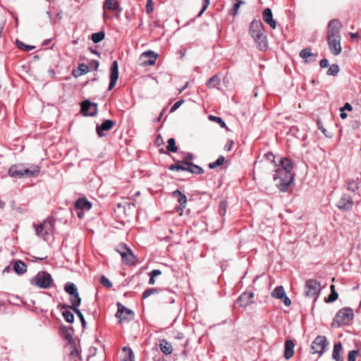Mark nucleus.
Returning a JSON list of instances; mask_svg holds the SVG:
<instances>
[{
    "label": "nucleus",
    "instance_id": "f257e3e1",
    "mask_svg": "<svg viewBox=\"0 0 361 361\" xmlns=\"http://www.w3.org/2000/svg\"><path fill=\"white\" fill-rule=\"evenodd\" d=\"M280 165L281 167L275 170L273 179L279 180L276 186L280 191L285 192L293 181V175L291 173L293 166L291 160L286 157L281 159Z\"/></svg>",
    "mask_w": 361,
    "mask_h": 361
},
{
    "label": "nucleus",
    "instance_id": "f03ea898",
    "mask_svg": "<svg viewBox=\"0 0 361 361\" xmlns=\"http://www.w3.org/2000/svg\"><path fill=\"white\" fill-rule=\"evenodd\" d=\"M30 283L40 288L47 289L53 286V279L50 274L39 271L31 279Z\"/></svg>",
    "mask_w": 361,
    "mask_h": 361
},
{
    "label": "nucleus",
    "instance_id": "7ed1b4c3",
    "mask_svg": "<svg viewBox=\"0 0 361 361\" xmlns=\"http://www.w3.org/2000/svg\"><path fill=\"white\" fill-rule=\"evenodd\" d=\"M54 225V221L52 219H47L35 226L36 234L44 240H47L53 233Z\"/></svg>",
    "mask_w": 361,
    "mask_h": 361
},
{
    "label": "nucleus",
    "instance_id": "20e7f679",
    "mask_svg": "<svg viewBox=\"0 0 361 361\" xmlns=\"http://www.w3.org/2000/svg\"><path fill=\"white\" fill-rule=\"evenodd\" d=\"M353 310L350 307L341 309L336 314L333 324H336L338 326L346 324L353 319Z\"/></svg>",
    "mask_w": 361,
    "mask_h": 361
},
{
    "label": "nucleus",
    "instance_id": "39448f33",
    "mask_svg": "<svg viewBox=\"0 0 361 361\" xmlns=\"http://www.w3.org/2000/svg\"><path fill=\"white\" fill-rule=\"evenodd\" d=\"M328 341L325 336H318L312 343V353L321 356L327 349Z\"/></svg>",
    "mask_w": 361,
    "mask_h": 361
},
{
    "label": "nucleus",
    "instance_id": "423d86ee",
    "mask_svg": "<svg viewBox=\"0 0 361 361\" xmlns=\"http://www.w3.org/2000/svg\"><path fill=\"white\" fill-rule=\"evenodd\" d=\"M102 7L104 11L103 18L104 20L109 18L106 13L107 11L114 12L116 16L122 11V8L118 0H104Z\"/></svg>",
    "mask_w": 361,
    "mask_h": 361
},
{
    "label": "nucleus",
    "instance_id": "0eeeda50",
    "mask_svg": "<svg viewBox=\"0 0 361 361\" xmlns=\"http://www.w3.org/2000/svg\"><path fill=\"white\" fill-rule=\"evenodd\" d=\"M117 251L121 255L123 263L128 265L134 264L135 263V257L130 248L122 245L118 247Z\"/></svg>",
    "mask_w": 361,
    "mask_h": 361
},
{
    "label": "nucleus",
    "instance_id": "6e6552de",
    "mask_svg": "<svg viewBox=\"0 0 361 361\" xmlns=\"http://www.w3.org/2000/svg\"><path fill=\"white\" fill-rule=\"evenodd\" d=\"M320 290V284L316 280L309 279L305 283V295L307 297L317 295Z\"/></svg>",
    "mask_w": 361,
    "mask_h": 361
},
{
    "label": "nucleus",
    "instance_id": "1a4fd4ad",
    "mask_svg": "<svg viewBox=\"0 0 361 361\" xmlns=\"http://www.w3.org/2000/svg\"><path fill=\"white\" fill-rule=\"evenodd\" d=\"M117 306L118 310L116 317L120 322L124 320H130L133 318L134 313L131 310L124 307L121 302H118Z\"/></svg>",
    "mask_w": 361,
    "mask_h": 361
},
{
    "label": "nucleus",
    "instance_id": "9d476101",
    "mask_svg": "<svg viewBox=\"0 0 361 361\" xmlns=\"http://www.w3.org/2000/svg\"><path fill=\"white\" fill-rule=\"evenodd\" d=\"M328 44L330 51L332 54L337 56L342 50L341 45V36L327 37Z\"/></svg>",
    "mask_w": 361,
    "mask_h": 361
},
{
    "label": "nucleus",
    "instance_id": "9b49d317",
    "mask_svg": "<svg viewBox=\"0 0 361 361\" xmlns=\"http://www.w3.org/2000/svg\"><path fill=\"white\" fill-rule=\"evenodd\" d=\"M81 112L85 116H95L97 114V104L85 100L81 104Z\"/></svg>",
    "mask_w": 361,
    "mask_h": 361
},
{
    "label": "nucleus",
    "instance_id": "f8f14e48",
    "mask_svg": "<svg viewBox=\"0 0 361 361\" xmlns=\"http://www.w3.org/2000/svg\"><path fill=\"white\" fill-rule=\"evenodd\" d=\"M342 27L341 23L338 19H332L328 24L327 37L340 36Z\"/></svg>",
    "mask_w": 361,
    "mask_h": 361
},
{
    "label": "nucleus",
    "instance_id": "ddd939ff",
    "mask_svg": "<svg viewBox=\"0 0 361 361\" xmlns=\"http://www.w3.org/2000/svg\"><path fill=\"white\" fill-rule=\"evenodd\" d=\"M271 296L276 299H281L286 306H289L291 304V300L287 297L282 286L276 287L271 292Z\"/></svg>",
    "mask_w": 361,
    "mask_h": 361
},
{
    "label": "nucleus",
    "instance_id": "4468645a",
    "mask_svg": "<svg viewBox=\"0 0 361 361\" xmlns=\"http://www.w3.org/2000/svg\"><path fill=\"white\" fill-rule=\"evenodd\" d=\"M118 78V64L117 61H113L110 69V82L109 85V90H112Z\"/></svg>",
    "mask_w": 361,
    "mask_h": 361
},
{
    "label": "nucleus",
    "instance_id": "2eb2a0df",
    "mask_svg": "<svg viewBox=\"0 0 361 361\" xmlns=\"http://www.w3.org/2000/svg\"><path fill=\"white\" fill-rule=\"evenodd\" d=\"M353 201L352 198L347 195H343L337 202V207L343 211H348L352 209Z\"/></svg>",
    "mask_w": 361,
    "mask_h": 361
},
{
    "label": "nucleus",
    "instance_id": "dca6fc26",
    "mask_svg": "<svg viewBox=\"0 0 361 361\" xmlns=\"http://www.w3.org/2000/svg\"><path fill=\"white\" fill-rule=\"evenodd\" d=\"M253 297L252 292H244L237 299V303L241 307H247L253 302Z\"/></svg>",
    "mask_w": 361,
    "mask_h": 361
},
{
    "label": "nucleus",
    "instance_id": "f3484780",
    "mask_svg": "<svg viewBox=\"0 0 361 361\" xmlns=\"http://www.w3.org/2000/svg\"><path fill=\"white\" fill-rule=\"evenodd\" d=\"M255 42L257 44L258 49L261 51L267 49L268 47L267 37L264 32H260L259 35H255L252 37Z\"/></svg>",
    "mask_w": 361,
    "mask_h": 361
},
{
    "label": "nucleus",
    "instance_id": "a211bd4d",
    "mask_svg": "<svg viewBox=\"0 0 361 361\" xmlns=\"http://www.w3.org/2000/svg\"><path fill=\"white\" fill-rule=\"evenodd\" d=\"M114 122L111 120H105L100 126H97L96 131L99 137H103V131L109 130L113 128Z\"/></svg>",
    "mask_w": 361,
    "mask_h": 361
},
{
    "label": "nucleus",
    "instance_id": "6ab92c4d",
    "mask_svg": "<svg viewBox=\"0 0 361 361\" xmlns=\"http://www.w3.org/2000/svg\"><path fill=\"white\" fill-rule=\"evenodd\" d=\"M172 195L174 197L177 199V201L180 204V207L178 210H180V212H183V209L186 207L187 203V197L186 196L183 194L179 190H176L172 192Z\"/></svg>",
    "mask_w": 361,
    "mask_h": 361
},
{
    "label": "nucleus",
    "instance_id": "aec40b11",
    "mask_svg": "<svg viewBox=\"0 0 361 361\" xmlns=\"http://www.w3.org/2000/svg\"><path fill=\"white\" fill-rule=\"evenodd\" d=\"M332 358L336 361H343V346L341 342L334 344Z\"/></svg>",
    "mask_w": 361,
    "mask_h": 361
},
{
    "label": "nucleus",
    "instance_id": "412c9836",
    "mask_svg": "<svg viewBox=\"0 0 361 361\" xmlns=\"http://www.w3.org/2000/svg\"><path fill=\"white\" fill-rule=\"evenodd\" d=\"M263 20L265 23L269 24L271 27L273 29L276 28V24L275 20L273 19L271 10L269 8H267L263 11Z\"/></svg>",
    "mask_w": 361,
    "mask_h": 361
},
{
    "label": "nucleus",
    "instance_id": "4be33fe9",
    "mask_svg": "<svg viewBox=\"0 0 361 361\" xmlns=\"http://www.w3.org/2000/svg\"><path fill=\"white\" fill-rule=\"evenodd\" d=\"M250 30L252 37L256 34L259 35L260 32H264L263 25L259 20H253L250 24Z\"/></svg>",
    "mask_w": 361,
    "mask_h": 361
},
{
    "label": "nucleus",
    "instance_id": "5701e85b",
    "mask_svg": "<svg viewBox=\"0 0 361 361\" xmlns=\"http://www.w3.org/2000/svg\"><path fill=\"white\" fill-rule=\"evenodd\" d=\"M294 343L291 340H287L285 343L284 357L289 360L294 354Z\"/></svg>",
    "mask_w": 361,
    "mask_h": 361
},
{
    "label": "nucleus",
    "instance_id": "b1692460",
    "mask_svg": "<svg viewBox=\"0 0 361 361\" xmlns=\"http://www.w3.org/2000/svg\"><path fill=\"white\" fill-rule=\"evenodd\" d=\"M75 208L81 210H90L92 204L86 198H80L75 203Z\"/></svg>",
    "mask_w": 361,
    "mask_h": 361
},
{
    "label": "nucleus",
    "instance_id": "393cba45",
    "mask_svg": "<svg viewBox=\"0 0 361 361\" xmlns=\"http://www.w3.org/2000/svg\"><path fill=\"white\" fill-rule=\"evenodd\" d=\"M157 54H156L154 51L149 50L143 52L141 54V58H147V61H145V63L149 65H154L157 58Z\"/></svg>",
    "mask_w": 361,
    "mask_h": 361
},
{
    "label": "nucleus",
    "instance_id": "a878e982",
    "mask_svg": "<svg viewBox=\"0 0 361 361\" xmlns=\"http://www.w3.org/2000/svg\"><path fill=\"white\" fill-rule=\"evenodd\" d=\"M188 161H177L176 164H171L169 166L170 171H186L188 166Z\"/></svg>",
    "mask_w": 361,
    "mask_h": 361
},
{
    "label": "nucleus",
    "instance_id": "bb28decb",
    "mask_svg": "<svg viewBox=\"0 0 361 361\" xmlns=\"http://www.w3.org/2000/svg\"><path fill=\"white\" fill-rule=\"evenodd\" d=\"M71 305L70 307L71 309H72L73 311H75L76 310H79L78 307L81 304V298L79 296V293H75L73 295H71L70 298Z\"/></svg>",
    "mask_w": 361,
    "mask_h": 361
},
{
    "label": "nucleus",
    "instance_id": "cd10ccee",
    "mask_svg": "<svg viewBox=\"0 0 361 361\" xmlns=\"http://www.w3.org/2000/svg\"><path fill=\"white\" fill-rule=\"evenodd\" d=\"M40 169L38 166H33L30 169H23V177L36 176L39 174Z\"/></svg>",
    "mask_w": 361,
    "mask_h": 361
},
{
    "label": "nucleus",
    "instance_id": "c85d7f7f",
    "mask_svg": "<svg viewBox=\"0 0 361 361\" xmlns=\"http://www.w3.org/2000/svg\"><path fill=\"white\" fill-rule=\"evenodd\" d=\"M8 174L13 178H22L23 177V168L13 165L9 169Z\"/></svg>",
    "mask_w": 361,
    "mask_h": 361
},
{
    "label": "nucleus",
    "instance_id": "c756f323",
    "mask_svg": "<svg viewBox=\"0 0 361 361\" xmlns=\"http://www.w3.org/2000/svg\"><path fill=\"white\" fill-rule=\"evenodd\" d=\"M159 347L161 352L166 355H170L173 351L172 345L165 339L161 341Z\"/></svg>",
    "mask_w": 361,
    "mask_h": 361
},
{
    "label": "nucleus",
    "instance_id": "7c9ffc66",
    "mask_svg": "<svg viewBox=\"0 0 361 361\" xmlns=\"http://www.w3.org/2000/svg\"><path fill=\"white\" fill-rule=\"evenodd\" d=\"M186 171H188L191 173L195 174H202L204 173V170L202 167L188 161V166L186 168Z\"/></svg>",
    "mask_w": 361,
    "mask_h": 361
},
{
    "label": "nucleus",
    "instance_id": "2f4dec72",
    "mask_svg": "<svg viewBox=\"0 0 361 361\" xmlns=\"http://www.w3.org/2000/svg\"><path fill=\"white\" fill-rule=\"evenodd\" d=\"M300 56L304 59H307L310 58V62H314L316 61V56L311 52L310 49H303L300 52ZM307 61V60H306Z\"/></svg>",
    "mask_w": 361,
    "mask_h": 361
},
{
    "label": "nucleus",
    "instance_id": "473e14b6",
    "mask_svg": "<svg viewBox=\"0 0 361 361\" xmlns=\"http://www.w3.org/2000/svg\"><path fill=\"white\" fill-rule=\"evenodd\" d=\"M13 270L18 274H22L26 272L27 266L24 262L20 260L16 261L13 264Z\"/></svg>",
    "mask_w": 361,
    "mask_h": 361
},
{
    "label": "nucleus",
    "instance_id": "72a5a7b5",
    "mask_svg": "<svg viewBox=\"0 0 361 361\" xmlns=\"http://www.w3.org/2000/svg\"><path fill=\"white\" fill-rule=\"evenodd\" d=\"M220 84V78L217 75H214L207 82V86L209 88L217 87Z\"/></svg>",
    "mask_w": 361,
    "mask_h": 361
},
{
    "label": "nucleus",
    "instance_id": "f704fd0d",
    "mask_svg": "<svg viewBox=\"0 0 361 361\" xmlns=\"http://www.w3.org/2000/svg\"><path fill=\"white\" fill-rule=\"evenodd\" d=\"M338 293L335 290V286L331 285V294L329 295V297L325 300L326 302H333L336 301L338 298Z\"/></svg>",
    "mask_w": 361,
    "mask_h": 361
},
{
    "label": "nucleus",
    "instance_id": "c9c22d12",
    "mask_svg": "<svg viewBox=\"0 0 361 361\" xmlns=\"http://www.w3.org/2000/svg\"><path fill=\"white\" fill-rule=\"evenodd\" d=\"M359 188V183L357 180L351 179L347 182V188L352 192L355 191Z\"/></svg>",
    "mask_w": 361,
    "mask_h": 361
},
{
    "label": "nucleus",
    "instance_id": "e433bc0d",
    "mask_svg": "<svg viewBox=\"0 0 361 361\" xmlns=\"http://www.w3.org/2000/svg\"><path fill=\"white\" fill-rule=\"evenodd\" d=\"M104 37H105L104 32L101 31V32L93 33L92 35L91 38H92V40L94 43H99L104 39Z\"/></svg>",
    "mask_w": 361,
    "mask_h": 361
},
{
    "label": "nucleus",
    "instance_id": "4c0bfd02",
    "mask_svg": "<svg viewBox=\"0 0 361 361\" xmlns=\"http://www.w3.org/2000/svg\"><path fill=\"white\" fill-rule=\"evenodd\" d=\"M66 292H67L70 295H73L75 293H78L77 288L74 283H68L65 285L64 288Z\"/></svg>",
    "mask_w": 361,
    "mask_h": 361
},
{
    "label": "nucleus",
    "instance_id": "58836bf2",
    "mask_svg": "<svg viewBox=\"0 0 361 361\" xmlns=\"http://www.w3.org/2000/svg\"><path fill=\"white\" fill-rule=\"evenodd\" d=\"M166 149L169 152H176L178 151V147L176 145V140L174 138L169 139Z\"/></svg>",
    "mask_w": 361,
    "mask_h": 361
},
{
    "label": "nucleus",
    "instance_id": "ea45409f",
    "mask_svg": "<svg viewBox=\"0 0 361 361\" xmlns=\"http://www.w3.org/2000/svg\"><path fill=\"white\" fill-rule=\"evenodd\" d=\"M225 161V158L224 156H220L219 158L214 162H212L209 164V168L211 169H215L217 166H219L223 164Z\"/></svg>",
    "mask_w": 361,
    "mask_h": 361
},
{
    "label": "nucleus",
    "instance_id": "a19ab883",
    "mask_svg": "<svg viewBox=\"0 0 361 361\" xmlns=\"http://www.w3.org/2000/svg\"><path fill=\"white\" fill-rule=\"evenodd\" d=\"M209 120L214 121L219 123L221 128H225L227 130H228V128H227L225 122L222 120L221 118L210 115L209 116Z\"/></svg>",
    "mask_w": 361,
    "mask_h": 361
},
{
    "label": "nucleus",
    "instance_id": "79ce46f5",
    "mask_svg": "<svg viewBox=\"0 0 361 361\" xmlns=\"http://www.w3.org/2000/svg\"><path fill=\"white\" fill-rule=\"evenodd\" d=\"M62 315L64 318V319L68 322V323H73V321H74V315L73 314L70 312V311H64L62 312Z\"/></svg>",
    "mask_w": 361,
    "mask_h": 361
},
{
    "label": "nucleus",
    "instance_id": "37998d69",
    "mask_svg": "<svg viewBox=\"0 0 361 361\" xmlns=\"http://www.w3.org/2000/svg\"><path fill=\"white\" fill-rule=\"evenodd\" d=\"M17 47L20 49L21 50L29 51L30 50H32L35 47L25 44L24 43L20 42L19 40L16 41Z\"/></svg>",
    "mask_w": 361,
    "mask_h": 361
},
{
    "label": "nucleus",
    "instance_id": "c03bdc74",
    "mask_svg": "<svg viewBox=\"0 0 361 361\" xmlns=\"http://www.w3.org/2000/svg\"><path fill=\"white\" fill-rule=\"evenodd\" d=\"M339 72V67L337 64L331 65L327 71L329 75H336Z\"/></svg>",
    "mask_w": 361,
    "mask_h": 361
},
{
    "label": "nucleus",
    "instance_id": "a18cd8bd",
    "mask_svg": "<svg viewBox=\"0 0 361 361\" xmlns=\"http://www.w3.org/2000/svg\"><path fill=\"white\" fill-rule=\"evenodd\" d=\"M123 350L124 352H126V355H128L127 357L124 358L123 361H133V351L130 348H128L126 347H124L123 348Z\"/></svg>",
    "mask_w": 361,
    "mask_h": 361
},
{
    "label": "nucleus",
    "instance_id": "49530a36",
    "mask_svg": "<svg viewBox=\"0 0 361 361\" xmlns=\"http://www.w3.org/2000/svg\"><path fill=\"white\" fill-rule=\"evenodd\" d=\"M100 283L106 288L112 287V283L105 276H101Z\"/></svg>",
    "mask_w": 361,
    "mask_h": 361
},
{
    "label": "nucleus",
    "instance_id": "de8ad7c7",
    "mask_svg": "<svg viewBox=\"0 0 361 361\" xmlns=\"http://www.w3.org/2000/svg\"><path fill=\"white\" fill-rule=\"evenodd\" d=\"M359 354L358 350H350L348 355V361H355L357 355Z\"/></svg>",
    "mask_w": 361,
    "mask_h": 361
},
{
    "label": "nucleus",
    "instance_id": "09e8293b",
    "mask_svg": "<svg viewBox=\"0 0 361 361\" xmlns=\"http://www.w3.org/2000/svg\"><path fill=\"white\" fill-rule=\"evenodd\" d=\"M243 3L244 2L240 1V0H239L236 3H235L233 4V8H232L231 11V13L232 14H233V15H236L238 11V9H239L240 5L243 4Z\"/></svg>",
    "mask_w": 361,
    "mask_h": 361
},
{
    "label": "nucleus",
    "instance_id": "8fccbe9b",
    "mask_svg": "<svg viewBox=\"0 0 361 361\" xmlns=\"http://www.w3.org/2000/svg\"><path fill=\"white\" fill-rule=\"evenodd\" d=\"M155 293H157V290L155 288H148L144 291L142 293V298L146 299L149 296H150L152 294H154Z\"/></svg>",
    "mask_w": 361,
    "mask_h": 361
},
{
    "label": "nucleus",
    "instance_id": "3c124183",
    "mask_svg": "<svg viewBox=\"0 0 361 361\" xmlns=\"http://www.w3.org/2000/svg\"><path fill=\"white\" fill-rule=\"evenodd\" d=\"M227 204L224 201H221L219 204V213L223 216L226 212Z\"/></svg>",
    "mask_w": 361,
    "mask_h": 361
},
{
    "label": "nucleus",
    "instance_id": "603ef678",
    "mask_svg": "<svg viewBox=\"0 0 361 361\" xmlns=\"http://www.w3.org/2000/svg\"><path fill=\"white\" fill-rule=\"evenodd\" d=\"M74 312L80 318L81 324H82V326L83 328H85V325H86V322H85V317H84L82 313L81 312V311L80 310H76L75 311H74Z\"/></svg>",
    "mask_w": 361,
    "mask_h": 361
},
{
    "label": "nucleus",
    "instance_id": "864d4df0",
    "mask_svg": "<svg viewBox=\"0 0 361 361\" xmlns=\"http://www.w3.org/2000/svg\"><path fill=\"white\" fill-rule=\"evenodd\" d=\"M89 68H90L92 70H97L99 66V62L97 60H91L89 62Z\"/></svg>",
    "mask_w": 361,
    "mask_h": 361
},
{
    "label": "nucleus",
    "instance_id": "5fc2aeb1",
    "mask_svg": "<svg viewBox=\"0 0 361 361\" xmlns=\"http://www.w3.org/2000/svg\"><path fill=\"white\" fill-rule=\"evenodd\" d=\"M183 103V99H180L178 102H176L171 108L170 112H173L176 111Z\"/></svg>",
    "mask_w": 361,
    "mask_h": 361
},
{
    "label": "nucleus",
    "instance_id": "6e6d98bb",
    "mask_svg": "<svg viewBox=\"0 0 361 361\" xmlns=\"http://www.w3.org/2000/svg\"><path fill=\"white\" fill-rule=\"evenodd\" d=\"M154 10V3L152 0H148L146 4V11L147 13H150Z\"/></svg>",
    "mask_w": 361,
    "mask_h": 361
},
{
    "label": "nucleus",
    "instance_id": "4d7b16f0",
    "mask_svg": "<svg viewBox=\"0 0 361 361\" xmlns=\"http://www.w3.org/2000/svg\"><path fill=\"white\" fill-rule=\"evenodd\" d=\"M209 4V0H203L202 8L200 12L199 13L198 16H200L204 12V11L207 8Z\"/></svg>",
    "mask_w": 361,
    "mask_h": 361
},
{
    "label": "nucleus",
    "instance_id": "13d9d810",
    "mask_svg": "<svg viewBox=\"0 0 361 361\" xmlns=\"http://www.w3.org/2000/svg\"><path fill=\"white\" fill-rule=\"evenodd\" d=\"M352 110H353V107L349 103H345V105L340 109L341 111H350Z\"/></svg>",
    "mask_w": 361,
    "mask_h": 361
},
{
    "label": "nucleus",
    "instance_id": "bf43d9fd",
    "mask_svg": "<svg viewBox=\"0 0 361 361\" xmlns=\"http://www.w3.org/2000/svg\"><path fill=\"white\" fill-rule=\"evenodd\" d=\"M161 274V271L159 269H154L149 273V276H152L154 278Z\"/></svg>",
    "mask_w": 361,
    "mask_h": 361
},
{
    "label": "nucleus",
    "instance_id": "052dcab7",
    "mask_svg": "<svg viewBox=\"0 0 361 361\" xmlns=\"http://www.w3.org/2000/svg\"><path fill=\"white\" fill-rule=\"evenodd\" d=\"M265 157L266 158L269 160L270 161H271L272 163H274L275 161H274V155L272 152H267L266 154H265Z\"/></svg>",
    "mask_w": 361,
    "mask_h": 361
},
{
    "label": "nucleus",
    "instance_id": "680f3d73",
    "mask_svg": "<svg viewBox=\"0 0 361 361\" xmlns=\"http://www.w3.org/2000/svg\"><path fill=\"white\" fill-rule=\"evenodd\" d=\"M319 65L322 68H327L329 66V61L326 59H324L320 61Z\"/></svg>",
    "mask_w": 361,
    "mask_h": 361
},
{
    "label": "nucleus",
    "instance_id": "e2e57ef3",
    "mask_svg": "<svg viewBox=\"0 0 361 361\" xmlns=\"http://www.w3.org/2000/svg\"><path fill=\"white\" fill-rule=\"evenodd\" d=\"M233 142L232 140H228L226 143V145H225V150L226 151H230L232 147H233Z\"/></svg>",
    "mask_w": 361,
    "mask_h": 361
},
{
    "label": "nucleus",
    "instance_id": "0e129e2a",
    "mask_svg": "<svg viewBox=\"0 0 361 361\" xmlns=\"http://www.w3.org/2000/svg\"><path fill=\"white\" fill-rule=\"evenodd\" d=\"M88 68H89V66H86V65H85V64H81V65L80 66V71H81L82 73H87V72Z\"/></svg>",
    "mask_w": 361,
    "mask_h": 361
},
{
    "label": "nucleus",
    "instance_id": "69168bd1",
    "mask_svg": "<svg viewBox=\"0 0 361 361\" xmlns=\"http://www.w3.org/2000/svg\"><path fill=\"white\" fill-rule=\"evenodd\" d=\"M194 156L192 153H188L186 154L185 159L183 161H190V160L193 159Z\"/></svg>",
    "mask_w": 361,
    "mask_h": 361
},
{
    "label": "nucleus",
    "instance_id": "338daca9",
    "mask_svg": "<svg viewBox=\"0 0 361 361\" xmlns=\"http://www.w3.org/2000/svg\"><path fill=\"white\" fill-rule=\"evenodd\" d=\"M350 37L352 39H357L359 37V34L358 32H353L350 33Z\"/></svg>",
    "mask_w": 361,
    "mask_h": 361
},
{
    "label": "nucleus",
    "instance_id": "774afa93",
    "mask_svg": "<svg viewBox=\"0 0 361 361\" xmlns=\"http://www.w3.org/2000/svg\"><path fill=\"white\" fill-rule=\"evenodd\" d=\"M188 87V82H187L185 84V85L179 90V91H178L179 94L182 93Z\"/></svg>",
    "mask_w": 361,
    "mask_h": 361
}]
</instances>
